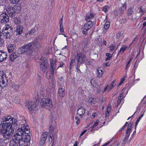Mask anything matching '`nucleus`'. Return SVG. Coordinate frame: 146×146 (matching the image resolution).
<instances>
[{
  "instance_id": "1",
  "label": "nucleus",
  "mask_w": 146,
  "mask_h": 146,
  "mask_svg": "<svg viewBox=\"0 0 146 146\" xmlns=\"http://www.w3.org/2000/svg\"><path fill=\"white\" fill-rule=\"evenodd\" d=\"M29 133L30 128L26 123L20 124L10 141V146H29L31 141Z\"/></svg>"
},
{
  "instance_id": "2",
  "label": "nucleus",
  "mask_w": 146,
  "mask_h": 146,
  "mask_svg": "<svg viewBox=\"0 0 146 146\" xmlns=\"http://www.w3.org/2000/svg\"><path fill=\"white\" fill-rule=\"evenodd\" d=\"M3 123L0 124V130L5 131H9L13 130V133L14 129L17 127V121L11 116L8 115L5 116L2 119Z\"/></svg>"
},
{
  "instance_id": "3",
  "label": "nucleus",
  "mask_w": 146,
  "mask_h": 146,
  "mask_svg": "<svg viewBox=\"0 0 146 146\" xmlns=\"http://www.w3.org/2000/svg\"><path fill=\"white\" fill-rule=\"evenodd\" d=\"M94 16L91 13H88L86 15L85 17L86 20L87 21L86 24L83 26L81 28V30L82 33L85 35L88 34V31L93 26V23L92 22L90 21V19H92Z\"/></svg>"
},
{
  "instance_id": "4",
  "label": "nucleus",
  "mask_w": 146,
  "mask_h": 146,
  "mask_svg": "<svg viewBox=\"0 0 146 146\" xmlns=\"http://www.w3.org/2000/svg\"><path fill=\"white\" fill-rule=\"evenodd\" d=\"M50 74L48 78L50 82V85L52 88H53L54 85V82L52 76L54 74V70L56 68V61L54 59H52L50 60Z\"/></svg>"
},
{
  "instance_id": "5",
  "label": "nucleus",
  "mask_w": 146,
  "mask_h": 146,
  "mask_svg": "<svg viewBox=\"0 0 146 146\" xmlns=\"http://www.w3.org/2000/svg\"><path fill=\"white\" fill-rule=\"evenodd\" d=\"M13 130L10 131V132L8 131H5L4 130H0V146H2L4 143V140L9 139L11 137L13 133H12Z\"/></svg>"
},
{
  "instance_id": "6",
  "label": "nucleus",
  "mask_w": 146,
  "mask_h": 146,
  "mask_svg": "<svg viewBox=\"0 0 146 146\" xmlns=\"http://www.w3.org/2000/svg\"><path fill=\"white\" fill-rule=\"evenodd\" d=\"M13 28L9 25H6L2 30V34L7 38H10L13 35Z\"/></svg>"
},
{
  "instance_id": "7",
  "label": "nucleus",
  "mask_w": 146,
  "mask_h": 146,
  "mask_svg": "<svg viewBox=\"0 0 146 146\" xmlns=\"http://www.w3.org/2000/svg\"><path fill=\"white\" fill-rule=\"evenodd\" d=\"M41 107L48 109H49L52 107V103L50 99L44 98L42 100L40 103Z\"/></svg>"
},
{
  "instance_id": "8",
  "label": "nucleus",
  "mask_w": 146,
  "mask_h": 146,
  "mask_svg": "<svg viewBox=\"0 0 146 146\" xmlns=\"http://www.w3.org/2000/svg\"><path fill=\"white\" fill-rule=\"evenodd\" d=\"M75 58L77 60V63L81 64L86 60V56L84 53L77 51Z\"/></svg>"
},
{
  "instance_id": "9",
  "label": "nucleus",
  "mask_w": 146,
  "mask_h": 146,
  "mask_svg": "<svg viewBox=\"0 0 146 146\" xmlns=\"http://www.w3.org/2000/svg\"><path fill=\"white\" fill-rule=\"evenodd\" d=\"M31 44L29 43L25 44L24 46L19 48L17 50V53L19 55L27 52L29 50H31Z\"/></svg>"
},
{
  "instance_id": "10",
  "label": "nucleus",
  "mask_w": 146,
  "mask_h": 146,
  "mask_svg": "<svg viewBox=\"0 0 146 146\" xmlns=\"http://www.w3.org/2000/svg\"><path fill=\"white\" fill-rule=\"evenodd\" d=\"M0 83L2 85L3 87L7 85L8 81L6 77V75L3 71H0Z\"/></svg>"
},
{
  "instance_id": "11",
  "label": "nucleus",
  "mask_w": 146,
  "mask_h": 146,
  "mask_svg": "<svg viewBox=\"0 0 146 146\" xmlns=\"http://www.w3.org/2000/svg\"><path fill=\"white\" fill-rule=\"evenodd\" d=\"M132 125L133 123H130L128 124L126 132L125 137L123 143L125 144V143H126L128 139L130 133L132 131V129L133 127L132 126Z\"/></svg>"
},
{
  "instance_id": "12",
  "label": "nucleus",
  "mask_w": 146,
  "mask_h": 146,
  "mask_svg": "<svg viewBox=\"0 0 146 146\" xmlns=\"http://www.w3.org/2000/svg\"><path fill=\"white\" fill-rule=\"evenodd\" d=\"M39 62L40 63V67L41 69L43 72H45V70L47 69L48 66L47 60L45 58L42 59L41 58Z\"/></svg>"
},
{
  "instance_id": "13",
  "label": "nucleus",
  "mask_w": 146,
  "mask_h": 146,
  "mask_svg": "<svg viewBox=\"0 0 146 146\" xmlns=\"http://www.w3.org/2000/svg\"><path fill=\"white\" fill-rule=\"evenodd\" d=\"M9 21V17L5 13H3L0 15V23L2 24H4Z\"/></svg>"
},
{
  "instance_id": "14",
  "label": "nucleus",
  "mask_w": 146,
  "mask_h": 146,
  "mask_svg": "<svg viewBox=\"0 0 146 146\" xmlns=\"http://www.w3.org/2000/svg\"><path fill=\"white\" fill-rule=\"evenodd\" d=\"M48 132H45L41 135L40 141V145L43 146L45 143V141L48 135Z\"/></svg>"
},
{
  "instance_id": "15",
  "label": "nucleus",
  "mask_w": 146,
  "mask_h": 146,
  "mask_svg": "<svg viewBox=\"0 0 146 146\" xmlns=\"http://www.w3.org/2000/svg\"><path fill=\"white\" fill-rule=\"evenodd\" d=\"M29 44H31V50H32L35 47L36 48H39L41 47L39 42L37 41L36 39H35L33 42L29 43Z\"/></svg>"
},
{
  "instance_id": "16",
  "label": "nucleus",
  "mask_w": 146,
  "mask_h": 146,
  "mask_svg": "<svg viewBox=\"0 0 146 146\" xmlns=\"http://www.w3.org/2000/svg\"><path fill=\"white\" fill-rule=\"evenodd\" d=\"M49 132L50 135H53L58 132V130L56 129V127L55 125L52 126V125H50L49 127Z\"/></svg>"
},
{
  "instance_id": "17",
  "label": "nucleus",
  "mask_w": 146,
  "mask_h": 146,
  "mask_svg": "<svg viewBox=\"0 0 146 146\" xmlns=\"http://www.w3.org/2000/svg\"><path fill=\"white\" fill-rule=\"evenodd\" d=\"M86 110L85 108L80 107L77 111V114L79 115L80 117L82 118Z\"/></svg>"
},
{
  "instance_id": "18",
  "label": "nucleus",
  "mask_w": 146,
  "mask_h": 146,
  "mask_svg": "<svg viewBox=\"0 0 146 146\" xmlns=\"http://www.w3.org/2000/svg\"><path fill=\"white\" fill-rule=\"evenodd\" d=\"M7 56V55L6 52L0 51V62H1L4 60H6Z\"/></svg>"
},
{
  "instance_id": "19",
  "label": "nucleus",
  "mask_w": 146,
  "mask_h": 146,
  "mask_svg": "<svg viewBox=\"0 0 146 146\" xmlns=\"http://www.w3.org/2000/svg\"><path fill=\"white\" fill-rule=\"evenodd\" d=\"M19 55L18 53H17V50L15 52H13L10 56V60L13 61L14 60L18 57Z\"/></svg>"
},
{
  "instance_id": "20",
  "label": "nucleus",
  "mask_w": 146,
  "mask_h": 146,
  "mask_svg": "<svg viewBox=\"0 0 146 146\" xmlns=\"http://www.w3.org/2000/svg\"><path fill=\"white\" fill-rule=\"evenodd\" d=\"M23 29V28L22 26L19 25L17 26L15 31L16 32V35H20L21 34Z\"/></svg>"
},
{
  "instance_id": "21",
  "label": "nucleus",
  "mask_w": 146,
  "mask_h": 146,
  "mask_svg": "<svg viewBox=\"0 0 146 146\" xmlns=\"http://www.w3.org/2000/svg\"><path fill=\"white\" fill-rule=\"evenodd\" d=\"M15 47L14 44H9L7 46L8 51L9 53L15 52Z\"/></svg>"
},
{
  "instance_id": "22",
  "label": "nucleus",
  "mask_w": 146,
  "mask_h": 146,
  "mask_svg": "<svg viewBox=\"0 0 146 146\" xmlns=\"http://www.w3.org/2000/svg\"><path fill=\"white\" fill-rule=\"evenodd\" d=\"M36 105L35 102H31L29 107H28V109L30 111H32L35 110Z\"/></svg>"
},
{
  "instance_id": "23",
  "label": "nucleus",
  "mask_w": 146,
  "mask_h": 146,
  "mask_svg": "<svg viewBox=\"0 0 146 146\" xmlns=\"http://www.w3.org/2000/svg\"><path fill=\"white\" fill-rule=\"evenodd\" d=\"M125 4L126 3L123 4L122 6L118 10V13L120 15L122 14L123 13L124 10L126 9L127 7L126 6Z\"/></svg>"
},
{
  "instance_id": "24",
  "label": "nucleus",
  "mask_w": 146,
  "mask_h": 146,
  "mask_svg": "<svg viewBox=\"0 0 146 146\" xmlns=\"http://www.w3.org/2000/svg\"><path fill=\"white\" fill-rule=\"evenodd\" d=\"M58 94L60 96L63 97L65 95V89L62 88H59L58 89Z\"/></svg>"
},
{
  "instance_id": "25",
  "label": "nucleus",
  "mask_w": 146,
  "mask_h": 146,
  "mask_svg": "<svg viewBox=\"0 0 146 146\" xmlns=\"http://www.w3.org/2000/svg\"><path fill=\"white\" fill-rule=\"evenodd\" d=\"M96 102V99L95 98H88V103L92 105H95Z\"/></svg>"
},
{
  "instance_id": "26",
  "label": "nucleus",
  "mask_w": 146,
  "mask_h": 146,
  "mask_svg": "<svg viewBox=\"0 0 146 146\" xmlns=\"http://www.w3.org/2000/svg\"><path fill=\"white\" fill-rule=\"evenodd\" d=\"M10 85L12 89L14 91H16L17 90L19 87V85L15 84V83H11L10 84Z\"/></svg>"
},
{
  "instance_id": "27",
  "label": "nucleus",
  "mask_w": 146,
  "mask_h": 146,
  "mask_svg": "<svg viewBox=\"0 0 146 146\" xmlns=\"http://www.w3.org/2000/svg\"><path fill=\"white\" fill-rule=\"evenodd\" d=\"M12 10L13 11H14L15 13H17L20 12L21 7L19 6H15L12 8Z\"/></svg>"
},
{
  "instance_id": "28",
  "label": "nucleus",
  "mask_w": 146,
  "mask_h": 146,
  "mask_svg": "<svg viewBox=\"0 0 146 146\" xmlns=\"http://www.w3.org/2000/svg\"><path fill=\"white\" fill-rule=\"evenodd\" d=\"M103 73V72L101 70L98 69L96 70V73L97 77L98 78L101 77L102 76Z\"/></svg>"
},
{
  "instance_id": "29",
  "label": "nucleus",
  "mask_w": 146,
  "mask_h": 146,
  "mask_svg": "<svg viewBox=\"0 0 146 146\" xmlns=\"http://www.w3.org/2000/svg\"><path fill=\"white\" fill-rule=\"evenodd\" d=\"M60 57L61 58L63 59V60H62L60 61L61 63L60 62V65L57 68V69H58L59 67H63V66L64 65V62L65 60V57L64 56L62 55Z\"/></svg>"
},
{
  "instance_id": "30",
  "label": "nucleus",
  "mask_w": 146,
  "mask_h": 146,
  "mask_svg": "<svg viewBox=\"0 0 146 146\" xmlns=\"http://www.w3.org/2000/svg\"><path fill=\"white\" fill-rule=\"evenodd\" d=\"M123 93H121L118 97V99L117 101V105H119L120 104L121 101L123 98Z\"/></svg>"
},
{
  "instance_id": "31",
  "label": "nucleus",
  "mask_w": 146,
  "mask_h": 146,
  "mask_svg": "<svg viewBox=\"0 0 146 146\" xmlns=\"http://www.w3.org/2000/svg\"><path fill=\"white\" fill-rule=\"evenodd\" d=\"M127 48V46H125L123 45L122 46L118 54H120L121 53V54Z\"/></svg>"
},
{
  "instance_id": "32",
  "label": "nucleus",
  "mask_w": 146,
  "mask_h": 146,
  "mask_svg": "<svg viewBox=\"0 0 146 146\" xmlns=\"http://www.w3.org/2000/svg\"><path fill=\"white\" fill-rule=\"evenodd\" d=\"M75 64V59H72L71 60L70 65L69 67V69L70 70Z\"/></svg>"
},
{
  "instance_id": "33",
  "label": "nucleus",
  "mask_w": 146,
  "mask_h": 146,
  "mask_svg": "<svg viewBox=\"0 0 146 146\" xmlns=\"http://www.w3.org/2000/svg\"><path fill=\"white\" fill-rule=\"evenodd\" d=\"M124 36L123 32L122 31H119L116 35V38L118 39L121 36H123L124 37Z\"/></svg>"
},
{
  "instance_id": "34",
  "label": "nucleus",
  "mask_w": 146,
  "mask_h": 146,
  "mask_svg": "<svg viewBox=\"0 0 146 146\" xmlns=\"http://www.w3.org/2000/svg\"><path fill=\"white\" fill-rule=\"evenodd\" d=\"M108 85H107L104 88H102V87L100 88L98 90V92L100 93L101 92L103 93L104 91H105V90L107 89V87H108Z\"/></svg>"
},
{
  "instance_id": "35",
  "label": "nucleus",
  "mask_w": 146,
  "mask_h": 146,
  "mask_svg": "<svg viewBox=\"0 0 146 146\" xmlns=\"http://www.w3.org/2000/svg\"><path fill=\"white\" fill-rule=\"evenodd\" d=\"M14 21L15 23L17 24H19L20 22L21 21V19L19 18L15 17L14 19Z\"/></svg>"
},
{
  "instance_id": "36",
  "label": "nucleus",
  "mask_w": 146,
  "mask_h": 146,
  "mask_svg": "<svg viewBox=\"0 0 146 146\" xmlns=\"http://www.w3.org/2000/svg\"><path fill=\"white\" fill-rule=\"evenodd\" d=\"M133 13V9L132 8H130L128 9V11L127 13V16H131L132 14Z\"/></svg>"
},
{
  "instance_id": "37",
  "label": "nucleus",
  "mask_w": 146,
  "mask_h": 146,
  "mask_svg": "<svg viewBox=\"0 0 146 146\" xmlns=\"http://www.w3.org/2000/svg\"><path fill=\"white\" fill-rule=\"evenodd\" d=\"M77 66L76 67V71L79 73H81V72L80 69V66L81 64L77 63Z\"/></svg>"
},
{
  "instance_id": "38",
  "label": "nucleus",
  "mask_w": 146,
  "mask_h": 146,
  "mask_svg": "<svg viewBox=\"0 0 146 146\" xmlns=\"http://www.w3.org/2000/svg\"><path fill=\"white\" fill-rule=\"evenodd\" d=\"M74 7H70L68 9V11L69 14L72 15L74 11Z\"/></svg>"
},
{
  "instance_id": "39",
  "label": "nucleus",
  "mask_w": 146,
  "mask_h": 146,
  "mask_svg": "<svg viewBox=\"0 0 146 146\" xmlns=\"http://www.w3.org/2000/svg\"><path fill=\"white\" fill-rule=\"evenodd\" d=\"M110 27V22H106L104 26V28L105 30L108 29Z\"/></svg>"
},
{
  "instance_id": "40",
  "label": "nucleus",
  "mask_w": 146,
  "mask_h": 146,
  "mask_svg": "<svg viewBox=\"0 0 146 146\" xmlns=\"http://www.w3.org/2000/svg\"><path fill=\"white\" fill-rule=\"evenodd\" d=\"M115 80H113L110 84V90L113 88L116 85V84L115 83Z\"/></svg>"
},
{
  "instance_id": "41",
  "label": "nucleus",
  "mask_w": 146,
  "mask_h": 146,
  "mask_svg": "<svg viewBox=\"0 0 146 146\" xmlns=\"http://www.w3.org/2000/svg\"><path fill=\"white\" fill-rule=\"evenodd\" d=\"M16 13H15L14 11L8 12L9 15L10 17H14L16 15Z\"/></svg>"
},
{
  "instance_id": "42",
  "label": "nucleus",
  "mask_w": 146,
  "mask_h": 146,
  "mask_svg": "<svg viewBox=\"0 0 146 146\" xmlns=\"http://www.w3.org/2000/svg\"><path fill=\"white\" fill-rule=\"evenodd\" d=\"M35 32V29L33 28L31 29V30L29 32V35H31L34 34Z\"/></svg>"
},
{
  "instance_id": "43",
  "label": "nucleus",
  "mask_w": 146,
  "mask_h": 146,
  "mask_svg": "<svg viewBox=\"0 0 146 146\" xmlns=\"http://www.w3.org/2000/svg\"><path fill=\"white\" fill-rule=\"evenodd\" d=\"M115 47V44H111L110 45V52L113 51Z\"/></svg>"
},
{
  "instance_id": "44",
  "label": "nucleus",
  "mask_w": 146,
  "mask_h": 146,
  "mask_svg": "<svg viewBox=\"0 0 146 146\" xmlns=\"http://www.w3.org/2000/svg\"><path fill=\"white\" fill-rule=\"evenodd\" d=\"M119 145V143L117 142V141H115L110 146H118Z\"/></svg>"
},
{
  "instance_id": "45",
  "label": "nucleus",
  "mask_w": 146,
  "mask_h": 146,
  "mask_svg": "<svg viewBox=\"0 0 146 146\" xmlns=\"http://www.w3.org/2000/svg\"><path fill=\"white\" fill-rule=\"evenodd\" d=\"M91 83L92 86L94 87H96V84L94 79H92L90 81Z\"/></svg>"
},
{
  "instance_id": "46",
  "label": "nucleus",
  "mask_w": 146,
  "mask_h": 146,
  "mask_svg": "<svg viewBox=\"0 0 146 146\" xmlns=\"http://www.w3.org/2000/svg\"><path fill=\"white\" fill-rule=\"evenodd\" d=\"M35 98L34 99V102H36L37 101V100L38 99V94L37 92H35Z\"/></svg>"
},
{
  "instance_id": "47",
  "label": "nucleus",
  "mask_w": 146,
  "mask_h": 146,
  "mask_svg": "<svg viewBox=\"0 0 146 146\" xmlns=\"http://www.w3.org/2000/svg\"><path fill=\"white\" fill-rule=\"evenodd\" d=\"M4 42V40L2 38H0V47H2Z\"/></svg>"
},
{
  "instance_id": "48",
  "label": "nucleus",
  "mask_w": 146,
  "mask_h": 146,
  "mask_svg": "<svg viewBox=\"0 0 146 146\" xmlns=\"http://www.w3.org/2000/svg\"><path fill=\"white\" fill-rule=\"evenodd\" d=\"M10 1L11 2L15 4L18 3L19 2V0H10Z\"/></svg>"
},
{
  "instance_id": "49",
  "label": "nucleus",
  "mask_w": 146,
  "mask_h": 146,
  "mask_svg": "<svg viewBox=\"0 0 146 146\" xmlns=\"http://www.w3.org/2000/svg\"><path fill=\"white\" fill-rule=\"evenodd\" d=\"M60 32L61 33L63 32L64 31V30L63 29V25H60Z\"/></svg>"
},
{
  "instance_id": "50",
  "label": "nucleus",
  "mask_w": 146,
  "mask_h": 146,
  "mask_svg": "<svg viewBox=\"0 0 146 146\" xmlns=\"http://www.w3.org/2000/svg\"><path fill=\"white\" fill-rule=\"evenodd\" d=\"M99 121L97 120L94 123L93 126V127L96 126L98 124Z\"/></svg>"
},
{
  "instance_id": "51",
  "label": "nucleus",
  "mask_w": 146,
  "mask_h": 146,
  "mask_svg": "<svg viewBox=\"0 0 146 146\" xmlns=\"http://www.w3.org/2000/svg\"><path fill=\"white\" fill-rule=\"evenodd\" d=\"M113 14L115 16H117L119 14L118 11V12H117L116 10H114L113 12Z\"/></svg>"
},
{
  "instance_id": "52",
  "label": "nucleus",
  "mask_w": 146,
  "mask_h": 146,
  "mask_svg": "<svg viewBox=\"0 0 146 146\" xmlns=\"http://www.w3.org/2000/svg\"><path fill=\"white\" fill-rule=\"evenodd\" d=\"M104 66L105 67L106 66H109L110 65V64H109V62H106L105 63H104Z\"/></svg>"
},
{
  "instance_id": "53",
  "label": "nucleus",
  "mask_w": 146,
  "mask_h": 146,
  "mask_svg": "<svg viewBox=\"0 0 146 146\" xmlns=\"http://www.w3.org/2000/svg\"><path fill=\"white\" fill-rule=\"evenodd\" d=\"M31 102H26V106L27 107H29L30 104Z\"/></svg>"
},
{
  "instance_id": "54",
  "label": "nucleus",
  "mask_w": 146,
  "mask_h": 146,
  "mask_svg": "<svg viewBox=\"0 0 146 146\" xmlns=\"http://www.w3.org/2000/svg\"><path fill=\"white\" fill-rule=\"evenodd\" d=\"M62 23H63V19L62 18H61L60 20V21H59L60 25H63Z\"/></svg>"
},
{
  "instance_id": "55",
  "label": "nucleus",
  "mask_w": 146,
  "mask_h": 146,
  "mask_svg": "<svg viewBox=\"0 0 146 146\" xmlns=\"http://www.w3.org/2000/svg\"><path fill=\"white\" fill-rule=\"evenodd\" d=\"M96 113H93L92 115V116H91V118H94L96 116Z\"/></svg>"
},
{
  "instance_id": "56",
  "label": "nucleus",
  "mask_w": 146,
  "mask_h": 146,
  "mask_svg": "<svg viewBox=\"0 0 146 146\" xmlns=\"http://www.w3.org/2000/svg\"><path fill=\"white\" fill-rule=\"evenodd\" d=\"M139 12L140 13H143V10L142 9V7H140L139 8Z\"/></svg>"
},
{
  "instance_id": "57",
  "label": "nucleus",
  "mask_w": 146,
  "mask_h": 146,
  "mask_svg": "<svg viewBox=\"0 0 146 146\" xmlns=\"http://www.w3.org/2000/svg\"><path fill=\"white\" fill-rule=\"evenodd\" d=\"M139 120L138 119H137L135 125V130L136 129L137 126V125L138 123V122H139Z\"/></svg>"
},
{
  "instance_id": "58",
  "label": "nucleus",
  "mask_w": 146,
  "mask_h": 146,
  "mask_svg": "<svg viewBox=\"0 0 146 146\" xmlns=\"http://www.w3.org/2000/svg\"><path fill=\"white\" fill-rule=\"evenodd\" d=\"M107 9V7L106 6H105L103 8V10L105 12L106 11Z\"/></svg>"
},
{
  "instance_id": "59",
  "label": "nucleus",
  "mask_w": 146,
  "mask_h": 146,
  "mask_svg": "<svg viewBox=\"0 0 146 146\" xmlns=\"http://www.w3.org/2000/svg\"><path fill=\"white\" fill-rule=\"evenodd\" d=\"M86 131V130H84L81 133V134L80 135V136H81L83 135Z\"/></svg>"
},
{
  "instance_id": "60",
  "label": "nucleus",
  "mask_w": 146,
  "mask_h": 146,
  "mask_svg": "<svg viewBox=\"0 0 146 146\" xmlns=\"http://www.w3.org/2000/svg\"><path fill=\"white\" fill-rule=\"evenodd\" d=\"M109 112L108 110L106 112L105 116L106 117H108L109 116Z\"/></svg>"
},
{
  "instance_id": "61",
  "label": "nucleus",
  "mask_w": 146,
  "mask_h": 146,
  "mask_svg": "<svg viewBox=\"0 0 146 146\" xmlns=\"http://www.w3.org/2000/svg\"><path fill=\"white\" fill-rule=\"evenodd\" d=\"M92 111H88V112L87 113V115L88 116H89V115H90L92 113Z\"/></svg>"
},
{
  "instance_id": "62",
  "label": "nucleus",
  "mask_w": 146,
  "mask_h": 146,
  "mask_svg": "<svg viewBox=\"0 0 146 146\" xmlns=\"http://www.w3.org/2000/svg\"><path fill=\"white\" fill-rule=\"evenodd\" d=\"M124 80H125L123 78H121V79L120 82H121V83H122L124 81Z\"/></svg>"
},
{
  "instance_id": "63",
  "label": "nucleus",
  "mask_w": 146,
  "mask_h": 146,
  "mask_svg": "<svg viewBox=\"0 0 146 146\" xmlns=\"http://www.w3.org/2000/svg\"><path fill=\"white\" fill-rule=\"evenodd\" d=\"M80 120H78V121H76V124L77 125H78L79 124H80Z\"/></svg>"
},
{
  "instance_id": "64",
  "label": "nucleus",
  "mask_w": 146,
  "mask_h": 146,
  "mask_svg": "<svg viewBox=\"0 0 146 146\" xmlns=\"http://www.w3.org/2000/svg\"><path fill=\"white\" fill-rule=\"evenodd\" d=\"M77 143H78L77 141H76L75 142V144L73 146H77Z\"/></svg>"
}]
</instances>
